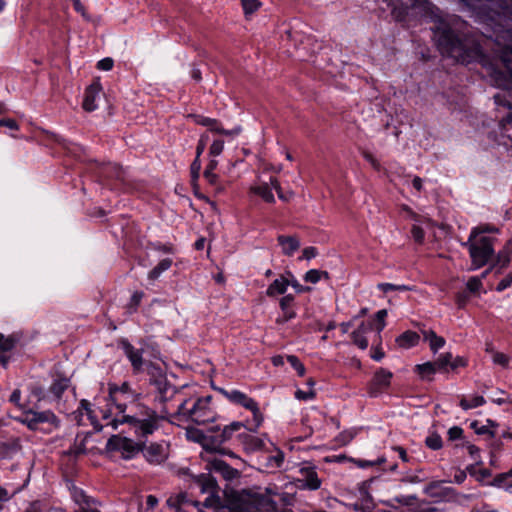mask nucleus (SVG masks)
<instances>
[{
	"label": "nucleus",
	"mask_w": 512,
	"mask_h": 512,
	"mask_svg": "<svg viewBox=\"0 0 512 512\" xmlns=\"http://www.w3.org/2000/svg\"><path fill=\"white\" fill-rule=\"evenodd\" d=\"M377 288L384 292V293H388L390 291H395V288H396V284H392V283H379L377 285Z\"/></svg>",
	"instance_id": "obj_59"
},
{
	"label": "nucleus",
	"mask_w": 512,
	"mask_h": 512,
	"mask_svg": "<svg viewBox=\"0 0 512 512\" xmlns=\"http://www.w3.org/2000/svg\"><path fill=\"white\" fill-rule=\"evenodd\" d=\"M509 262H510V249L508 247H506L505 249H503L502 251H500L498 253L497 263L501 267H506Z\"/></svg>",
	"instance_id": "obj_46"
},
{
	"label": "nucleus",
	"mask_w": 512,
	"mask_h": 512,
	"mask_svg": "<svg viewBox=\"0 0 512 512\" xmlns=\"http://www.w3.org/2000/svg\"><path fill=\"white\" fill-rule=\"evenodd\" d=\"M130 387L123 383L120 387L113 385L109 387L111 405L109 413L100 411L106 426L117 429L119 425L128 424L134 433L141 437L153 434L160 426V421L166 419V415H158L154 410L138 405L137 411L132 415L125 414L126 404L122 397H129Z\"/></svg>",
	"instance_id": "obj_1"
},
{
	"label": "nucleus",
	"mask_w": 512,
	"mask_h": 512,
	"mask_svg": "<svg viewBox=\"0 0 512 512\" xmlns=\"http://www.w3.org/2000/svg\"><path fill=\"white\" fill-rule=\"evenodd\" d=\"M260 6L258 0H242V7L245 14H251L255 12Z\"/></svg>",
	"instance_id": "obj_44"
},
{
	"label": "nucleus",
	"mask_w": 512,
	"mask_h": 512,
	"mask_svg": "<svg viewBox=\"0 0 512 512\" xmlns=\"http://www.w3.org/2000/svg\"><path fill=\"white\" fill-rule=\"evenodd\" d=\"M245 427L246 426L243 422L234 421L229 425H226L218 436L221 439V441L225 443L233 439L234 436L237 438V435L239 433L244 432Z\"/></svg>",
	"instance_id": "obj_23"
},
{
	"label": "nucleus",
	"mask_w": 512,
	"mask_h": 512,
	"mask_svg": "<svg viewBox=\"0 0 512 512\" xmlns=\"http://www.w3.org/2000/svg\"><path fill=\"white\" fill-rule=\"evenodd\" d=\"M172 265V260L170 258H165L161 260L156 267H154L148 274V278L151 280H156L164 271L168 270Z\"/></svg>",
	"instance_id": "obj_33"
},
{
	"label": "nucleus",
	"mask_w": 512,
	"mask_h": 512,
	"mask_svg": "<svg viewBox=\"0 0 512 512\" xmlns=\"http://www.w3.org/2000/svg\"><path fill=\"white\" fill-rule=\"evenodd\" d=\"M294 301V296L291 294L285 295L280 300V307L283 312V316L277 319L278 323H284L296 316L295 311L291 308V305Z\"/></svg>",
	"instance_id": "obj_25"
},
{
	"label": "nucleus",
	"mask_w": 512,
	"mask_h": 512,
	"mask_svg": "<svg viewBox=\"0 0 512 512\" xmlns=\"http://www.w3.org/2000/svg\"><path fill=\"white\" fill-rule=\"evenodd\" d=\"M206 469H208L210 472L215 471L220 473L227 480L234 479L239 475L237 469L232 468L218 457H207Z\"/></svg>",
	"instance_id": "obj_13"
},
{
	"label": "nucleus",
	"mask_w": 512,
	"mask_h": 512,
	"mask_svg": "<svg viewBox=\"0 0 512 512\" xmlns=\"http://www.w3.org/2000/svg\"><path fill=\"white\" fill-rule=\"evenodd\" d=\"M373 324L371 322H362L351 334L353 343L360 349L365 350L368 347L366 334L371 332Z\"/></svg>",
	"instance_id": "obj_19"
},
{
	"label": "nucleus",
	"mask_w": 512,
	"mask_h": 512,
	"mask_svg": "<svg viewBox=\"0 0 512 512\" xmlns=\"http://www.w3.org/2000/svg\"><path fill=\"white\" fill-rule=\"evenodd\" d=\"M278 243L282 253L286 256H292L300 248V240L295 236L279 235Z\"/></svg>",
	"instance_id": "obj_20"
},
{
	"label": "nucleus",
	"mask_w": 512,
	"mask_h": 512,
	"mask_svg": "<svg viewBox=\"0 0 512 512\" xmlns=\"http://www.w3.org/2000/svg\"><path fill=\"white\" fill-rule=\"evenodd\" d=\"M512 284V274L510 275H507L506 277H504L497 285L496 287V290L498 292H502L504 291L505 289H507L508 287H510Z\"/></svg>",
	"instance_id": "obj_55"
},
{
	"label": "nucleus",
	"mask_w": 512,
	"mask_h": 512,
	"mask_svg": "<svg viewBox=\"0 0 512 512\" xmlns=\"http://www.w3.org/2000/svg\"><path fill=\"white\" fill-rule=\"evenodd\" d=\"M120 345L126 357L129 359L133 369L135 371L141 370L143 366L142 350L136 349L127 340H122Z\"/></svg>",
	"instance_id": "obj_18"
},
{
	"label": "nucleus",
	"mask_w": 512,
	"mask_h": 512,
	"mask_svg": "<svg viewBox=\"0 0 512 512\" xmlns=\"http://www.w3.org/2000/svg\"><path fill=\"white\" fill-rule=\"evenodd\" d=\"M14 347V341L10 338H5L0 335V353L11 350ZM0 362L3 366H6L7 359L5 357L0 356Z\"/></svg>",
	"instance_id": "obj_40"
},
{
	"label": "nucleus",
	"mask_w": 512,
	"mask_h": 512,
	"mask_svg": "<svg viewBox=\"0 0 512 512\" xmlns=\"http://www.w3.org/2000/svg\"><path fill=\"white\" fill-rule=\"evenodd\" d=\"M195 484L199 487L201 493L208 494L201 503L190 500L186 493L171 495L167 499V505L177 512H188L187 508L193 506L198 512H203L202 507L211 508L214 512H232L229 507L223 506L220 497L217 495V483L210 473L200 474L195 477Z\"/></svg>",
	"instance_id": "obj_2"
},
{
	"label": "nucleus",
	"mask_w": 512,
	"mask_h": 512,
	"mask_svg": "<svg viewBox=\"0 0 512 512\" xmlns=\"http://www.w3.org/2000/svg\"><path fill=\"white\" fill-rule=\"evenodd\" d=\"M488 229L473 228L465 244L469 248L470 257L475 268L484 266L494 254L493 238L483 235Z\"/></svg>",
	"instance_id": "obj_5"
},
{
	"label": "nucleus",
	"mask_w": 512,
	"mask_h": 512,
	"mask_svg": "<svg viewBox=\"0 0 512 512\" xmlns=\"http://www.w3.org/2000/svg\"><path fill=\"white\" fill-rule=\"evenodd\" d=\"M463 435V429L459 426H453L448 430V437L450 440L460 439Z\"/></svg>",
	"instance_id": "obj_54"
},
{
	"label": "nucleus",
	"mask_w": 512,
	"mask_h": 512,
	"mask_svg": "<svg viewBox=\"0 0 512 512\" xmlns=\"http://www.w3.org/2000/svg\"><path fill=\"white\" fill-rule=\"evenodd\" d=\"M266 467L269 469H277L280 468L284 462V455L281 451H277L273 456L266 457Z\"/></svg>",
	"instance_id": "obj_36"
},
{
	"label": "nucleus",
	"mask_w": 512,
	"mask_h": 512,
	"mask_svg": "<svg viewBox=\"0 0 512 512\" xmlns=\"http://www.w3.org/2000/svg\"><path fill=\"white\" fill-rule=\"evenodd\" d=\"M411 233H412V237L414 238V240L416 242L421 243L423 241L424 231L420 226H418L416 224L413 225Z\"/></svg>",
	"instance_id": "obj_53"
},
{
	"label": "nucleus",
	"mask_w": 512,
	"mask_h": 512,
	"mask_svg": "<svg viewBox=\"0 0 512 512\" xmlns=\"http://www.w3.org/2000/svg\"><path fill=\"white\" fill-rule=\"evenodd\" d=\"M393 373L385 368L377 369L368 384V393L372 397H377L387 391L391 385Z\"/></svg>",
	"instance_id": "obj_10"
},
{
	"label": "nucleus",
	"mask_w": 512,
	"mask_h": 512,
	"mask_svg": "<svg viewBox=\"0 0 512 512\" xmlns=\"http://www.w3.org/2000/svg\"><path fill=\"white\" fill-rule=\"evenodd\" d=\"M80 408L85 412L88 420L91 425H93L96 431H100L103 428V425L98 421L97 418V409L92 408L91 404L87 400H82L80 402Z\"/></svg>",
	"instance_id": "obj_27"
},
{
	"label": "nucleus",
	"mask_w": 512,
	"mask_h": 512,
	"mask_svg": "<svg viewBox=\"0 0 512 512\" xmlns=\"http://www.w3.org/2000/svg\"><path fill=\"white\" fill-rule=\"evenodd\" d=\"M22 422L25 423L30 429H37L38 425L41 423H48L54 427L59 426V420L56 415L49 410L36 412V411H28L25 413Z\"/></svg>",
	"instance_id": "obj_12"
},
{
	"label": "nucleus",
	"mask_w": 512,
	"mask_h": 512,
	"mask_svg": "<svg viewBox=\"0 0 512 512\" xmlns=\"http://www.w3.org/2000/svg\"><path fill=\"white\" fill-rule=\"evenodd\" d=\"M287 361L296 370V372L298 373L299 376H304V374H305V367L300 362L298 357H296L294 355H289V356H287Z\"/></svg>",
	"instance_id": "obj_41"
},
{
	"label": "nucleus",
	"mask_w": 512,
	"mask_h": 512,
	"mask_svg": "<svg viewBox=\"0 0 512 512\" xmlns=\"http://www.w3.org/2000/svg\"><path fill=\"white\" fill-rule=\"evenodd\" d=\"M237 441L248 452L261 450L265 446V441L263 438L258 437L250 432H246L245 430L243 433H239L237 435Z\"/></svg>",
	"instance_id": "obj_17"
},
{
	"label": "nucleus",
	"mask_w": 512,
	"mask_h": 512,
	"mask_svg": "<svg viewBox=\"0 0 512 512\" xmlns=\"http://www.w3.org/2000/svg\"><path fill=\"white\" fill-rule=\"evenodd\" d=\"M393 449H394L395 452L398 453V456L400 457V459L403 462H408L409 461L407 452H406V450L404 448H402L400 446H397V447H394Z\"/></svg>",
	"instance_id": "obj_61"
},
{
	"label": "nucleus",
	"mask_w": 512,
	"mask_h": 512,
	"mask_svg": "<svg viewBox=\"0 0 512 512\" xmlns=\"http://www.w3.org/2000/svg\"><path fill=\"white\" fill-rule=\"evenodd\" d=\"M201 169V162L199 159H195L191 165V172L194 178L199 177V171Z\"/></svg>",
	"instance_id": "obj_60"
},
{
	"label": "nucleus",
	"mask_w": 512,
	"mask_h": 512,
	"mask_svg": "<svg viewBox=\"0 0 512 512\" xmlns=\"http://www.w3.org/2000/svg\"><path fill=\"white\" fill-rule=\"evenodd\" d=\"M486 403L485 399L481 395H472L470 397H462L460 400V407L467 411L469 409L483 406Z\"/></svg>",
	"instance_id": "obj_30"
},
{
	"label": "nucleus",
	"mask_w": 512,
	"mask_h": 512,
	"mask_svg": "<svg viewBox=\"0 0 512 512\" xmlns=\"http://www.w3.org/2000/svg\"><path fill=\"white\" fill-rule=\"evenodd\" d=\"M273 189L276 191L278 198L284 202L290 201L294 196L293 191L283 192L280 182L276 177H270L269 182L257 179L250 185L249 193L259 197L268 204H273L275 203Z\"/></svg>",
	"instance_id": "obj_8"
},
{
	"label": "nucleus",
	"mask_w": 512,
	"mask_h": 512,
	"mask_svg": "<svg viewBox=\"0 0 512 512\" xmlns=\"http://www.w3.org/2000/svg\"><path fill=\"white\" fill-rule=\"evenodd\" d=\"M211 396L198 398L196 400H185L178 407L180 415L188 417L196 424H206L214 421L216 413L211 405Z\"/></svg>",
	"instance_id": "obj_6"
},
{
	"label": "nucleus",
	"mask_w": 512,
	"mask_h": 512,
	"mask_svg": "<svg viewBox=\"0 0 512 512\" xmlns=\"http://www.w3.org/2000/svg\"><path fill=\"white\" fill-rule=\"evenodd\" d=\"M217 165H218V161L216 159H210V161L204 171V177L211 184H215L217 181V175L214 173V170L217 168Z\"/></svg>",
	"instance_id": "obj_37"
},
{
	"label": "nucleus",
	"mask_w": 512,
	"mask_h": 512,
	"mask_svg": "<svg viewBox=\"0 0 512 512\" xmlns=\"http://www.w3.org/2000/svg\"><path fill=\"white\" fill-rule=\"evenodd\" d=\"M70 387V380L68 378H60L54 380L49 390L45 392L42 388L37 387L34 388L31 392V397L34 398L37 402L40 401H49L54 402L58 401L62 393L66 391Z\"/></svg>",
	"instance_id": "obj_9"
},
{
	"label": "nucleus",
	"mask_w": 512,
	"mask_h": 512,
	"mask_svg": "<svg viewBox=\"0 0 512 512\" xmlns=\"http://www.w3.org/2000/svg\"><path fill=\"white\" fill-rule=\"evenodd\" d=\"M434 37L441 53L453 58L457 62L470 63L481 55L480 46L468 40L460 41L454 33L443 23H440L434 30Z\"/></svg>",
	"instance_id": "obj_3"
},
{
	"label": "nucleus",
	"mask_w": 512,
	"mask_h": 512,
	"mask_svg": "<svg viewBox=\"0 0 512 512\" xmlns=\"http://www.w3.org/2000/svg\"><path fill=\"white\" fill-rule=\"evenodd\" d=\"M20 399H21L20 390H18V389L14 390L10 396V401L16 405H19Z\"/></svg>",
	"instance_id": "obj_64"
},
{
	"label": "nucleus",
	"mask_w": 512,
	"mask_h": 512,
	"mask_svg": "<svg viewBox=\"0 0 512 512\" xmlns=\"http://www.w3.org/2000/svg\"><path fill=\"white\" fill-rule=\"evenodd\" d=\"M221 393L232 404L242 406L252 413V420L248 422L249 431L256 432L264 421V416L259 408L258 402L237 389H221Z\"/></svg>",
	"instance_id": "obj_7"
},
{
	"label": "nucleus",
	"mask_w": 512,
	"mask_h": 512,
	"mask_svg": "<svg viewBox=\"0 0 512 512\" xmlns=\"http://www.w3.org/2000/svg\"><path fill=\"white\" fill-rule=\"evenodd\" d=\"M317 254H318V252L315 247H312V246L306 247L302 251V256L300 257V260H302V259L311 260V259L315 258L317 256Z\"/></svg>",
	"instance_id": "obj_51"
},
{
	"label": "nucleus",
	"mask_w": 512,
	"mask_h": 512,
	"mask_svg": "<svg viewBox=\"0 0 512 512\" xmlns=\"http://www.w3.org/2000/svg\"><path fill=\"white\" fill-rule=\"evenodd\" d=\"M467 451L473 461H475L476 463L480 462V460H481L480 449L477 446H475L473 444H469L467 446Z\"/></svg>",
	"instance_id": "obj_50"
},
{
	"label": "nucleus",
	"mask_w": 512,
	"mask_h": 512,
	"mask_svg": "<svg viewBox=\"0 0 512 512\" xmlns=\"http://www.w3.org/2000/svg\"><path fill=\"white\" fill-rule=\"evenodd\" d=\"M512 477V466H511V469L506 472V473H502L500 475H498L496 478H495V482H499V483H502L506 480H508L509 478Z\"/></svg>",
	"instance_id": "obj_62"
},
{
	"label": "nucleus",
	"mask_w": 512,
	"mask_h": 512,
	"mask_svg": "<svg viewBox=\"0 0 512 512\" xmlns=\"http://www.w3.org/2000/svg\"><path fill=\"white\" fill-rule=\"evenodd\" d=\"M421 334L423 340L428 343L430 350L436 354L441 348L444 347L446 341L442 336L437 335L433 330H422Z\"/></svg>",
	"instance_id": "obj_21"
},
{
	"label": "nucleus",
	"mask_w": 512,
	"mask_h": 512,
	"mask_svg": "<svg viewBox=\"0 0 512 512\" xmlns=\"http://www.w3.org/2000/svg\"><path fill=\"white\" fill-rule=\"evenodd\" d=\"M467 289L471 292H477L481 289L482 287V282H481V279L478 278V277H471L468 281H467Z\"/></svg>",
	"instance_id": "obj_48"
},
{
	"label": "nucleus",
	"mask_w": 512,
	"mask_h": 512,
	"mask_svg": "<svg viewBox=\"0 0 512 512\" xmlns=\"http://www.w3.org/2000/svg\"><path fill=\"white\" fill-rule=\"evenodd\" d=\"M451 361H452V353L446 352V353L440 354L437 357V359L435 360L438 371L447 372L449 370Z\"/></svg>",
	"instance_id": "obj_35"
},
{
	"label": "nucleus",
	"mask_w": 512,
	"mask_h": 512,
	"mask_svg": "<svg viewBox=\"0 0 512 512\" xmlns=\"http://www.w3.org/2000/svg\"><path fill=\"white\" fill-rule=\"evenodd\" d=\"M287 277L289 278V286H292L297 293H304L310 290L309 287L301 285L291 273H288Z\"/></svg>",
	"instance_id": "obj_47"
},
{
	"label": "nucleus",
	"mask_w": 512,
	"mask_h": 512,
	"mask_svg": "<svg viewBox=\"0 0 512 512\" xmlns=\"http://www.w3.org/2000/svg\"><path fill=\"white\" fill-rule=\"evenodd\" d=\"M492 361L494 364L505 368L508 366L509 357L501 352H493Z\"/></svg>",
	"instance_id": "obj_43"
},
{
	"label": "nucleus",
	"mask_w": 512,
	"mask_h": 512,
	"mask_svg": "<svg viewBox=\"0 0 512 512\" xmlns=\"http://www.w3.org/2000/svg\"><path fill=\"white\" fill-rule=\"evenodd\" d=\"M420 335L414 331L408 330L396 338V344L402 349H410L418 345Z\"/></svg>",
	"instance_id": "obj_24"
},
{
	"label": "nucleus",
	"mask_w": 512,
	"mask_h": 512,
	"mask_svg": "<svg viewBox=\"0 0 512 512\" xmlns=\"http://www.w3.org/2000/svg\"><path fill=\"white\" fill-rule=\"evenodd\" d=\"M425 444L432 450H439L443 446L442 438L437 433L428 435L425 439Z\"/></svg>",
	"instance_id": "obj_38"
},
{
	"label": "nucleus",
	"mask_w": 512,
	"mask_h": 512,
	"mask_svg": "<svg viewBox=\"0 0 512 512\" xmlns=\"http://www.w3.org/2000/svg\"><path fill=\"white\" fill-rule=\"evenodd\" d=\"M145 457L151 463H160L166 458V450L163 444L152 443L145 449Z\"/></svg>",
	"instance_id": "obj_22"
},
{
	"label": "nucleus",
	"mask_w": 512,
	"mask_h": 512,
	"mask_svg": "<svg viewBox=\"0 0 512 512\" xmlns=\"http://www.w3.org/2000/svg\"><path fill=\"white\" fill-rule=\"evenodd\" d=\"M512 122V114L509 113L505 118L501 121V127H502V144L507 148L508 152L512 156V134L509 133L508 129L506 128V124H509Z\"/></svg>",
	"instance_id": "obj_31"
},
{
	"label": "nucleus",
	"mask_w": 512,
	"mask_h": 512,
	"mask_svg": "<svg viewBox=\"0 0 512 512\" xmlns=\"http://www.w3.org/2000/svg\"><path fill=\"white\" fill-rule=\"evenodd\" d=\"M72 498L74 502L81 507L89 508L95 503L94 499L88 497L82 489L74 488L72 491Z\"/></svg>",
	"instance_id": "obj_32"
},
{
	"label": "nucleus",
	"mask_w": 512,
	"mask_h": 512,
	"mask_svg": "<svg viewBox=\"0 0 512 512\" xmlns=\"http://www.w3.org/2000/svg\"><path fill=\"white\" fill-rule=\"evenodd\" d=\"M299 475L297 482L300 489L315 491L321 487L322 481L315 466L305 463L299 468Z\"/></svg>",
	"instance_id": "obj_11"
},
{
	"label": "nucleus",
	"mask_w": 512,
	"mask_h": 512,
	"mask_svg": "<svg viewBox=\"0 0 512 512\" xmlns=\"http://www.w3.org/2000/svg\"><path fill=\"white\" fill-rule=\"evenodd\" d=\"M201 443L203 451L200 453V456L205 462L207 457H217V454L224 453V449H222L223 442L218 435L203 436Z\"/></svg>",
	"instance_id": "obj_14"
},
{
	"label": "nucleus",
	"mask_w": 512,
	"mask_h": 512,
	"mask_svg": "<svg viewBox=\"0 0 512 512\" xmlns=\"http://www.w3.org/2000/svg\"><path fill=\"white\" fill-rule=\"evenodd\" d=\"M316 396L314 389L300 390L298 389L295 392V398L302 401H310L313 400Z\"/></svg>",
	"instance_id": "obj_42"
},
{
	"label": "nucleus",
	"mask_w": 512,
	"mask_h": 512,
	"mask_svg": "<svg viewBox=\"0 0 512 512\" xmlns=\"http://www.w3.org/2000/svg\"><path fill=\"white\" fill-rule=\"evenodd\" d=\"M289 286V278L281 275L276 278L267 288L266 294L269 297L276 296L278 294H284Z\"/></svg>",
	"instance_id": "obj_26"
},
{
	"label": "nucleus",
	"mask_w": 512,
	"mask_h": 512,
	"mask_svg": "<svg viewBox=\"0 0 512 512\" xmlns=\"http://www.w3.org/2000/svg\"><path fill=\"white\" fill-rule=\"evenodd\" d=\"M415 371L418 375L425 380H432L434 374L438 371L437 365L434 362H426L423 364H418L415 367Z\"/></svg>",
	"instance_id": "obj_29"
},
{
	"label": "nucleus",
	"mask_w": 512,
	"mask_h": 512,
	"mask_svg": "<svg viewBox=\"0 0 512 512\" xmlns=\"http://www.w3.org/2000/svg\"><path fill=\"white\" fill-rule=\"evenodd\" d=\"M497 485L501 488H503L505 491L512 494V480L510 478L502 483L496 482Z\"/></svg>",
	"instance_id": "obj_63"
},
{
	"label": "nucleus",
	"mask_w": 512,
	"mask_h": 512,
	"mask_svg": "<svg viewBox=\"0 0 512 512\" xmlns=\"http://www.w3.org/2000/svg\"><path fill=\"white\" fill-rule=\"evenodd\" d=\"M322 276L328 277V273L317 269H311L305 273L304 280L306 282L316 284L320 281Z\"/></svg>",
	"instance_id": "obj_39"
},
{
	"label": "nucleus",
	"mask_w": 512,
	"mask_h": 512,
	"mask_svg": "<svg viewBox=\"0 0 512 512\" xmlns=\"http://www.w3.org/2000/svg\"><path fill=\"white\" fill-rule=\"evenodd\" d=\"M465 366H467V360L464 357L457 356L455 358L452 357V361L449 368L454 371L457 368Z\"/></svg>",
	"instance_id": "obj_52"
},
{
	"label": "nucleus",
	"mask_w": 512,
	"mask_h": 512,
	"mask_svg": "<svg viewBox=\"0 0 512 512\" xmlns=\"http://www.w3.org/2000/svg\"><path fill=\"white\" fill-rule=\"evenodd\" d=\"M448 490L443 487L442 481H435L424 488V493L432 498L442 499L447 495Z\"/></svg>",
	"instance_id": "obj_28"
},
{
	"label": "nucleus",
	"mask_w": 512,
	"mask_h": 512,
	"mask_svg": "<svg viewBox=\"0 0 512 512\" xmlns=\"http://www.w3.org/2000/svg\"><path fill=\"white\" fill-rule=\"evenodd\" d=\"M0 126L1 127L5 126L11 130H18V128H19L17 122L13 119H1Z\"/></svg>",
	"instance_id": "obj_58"
},
{
	"label": "nucleus",
	"mask_w": 512,
	"mask_h": 512,
	"mask_svg": "<svg viewBox=\"0 0 512 512\" xmlns=\"http://www.w3.org/2000/svg\"><path fill=\"white\" fill-rule=\"evenodd\" d=\"M386 316H387L386 309H381V310L377 311V313L375 315L376 320L378 321V325L376 327L378 335H380V333L382 332V330L384 329V327L386 325V323H385Z\"/></svg>",
	"instance_id": "obj_45"
},
{
	"label": "nucleus",
	"mask_w": 512,
	"mask_h": 512,
	"mask_svg": "<svg viewBox=\"0 0 512 512\" xmlns=\"http://www.w3.org/2000/svg\"><path fill=\"white\" fill-rule=\"evenodd\" d=\"M218 135L214 136V139L209 147V156L211 159H215L217 156L221 155L224 150L225 140L223 138H218Z\"/></svg>",
	"instance_id": "obj_34"
},
{
	"label": "nucleus",
	"mask_w": 512,
	"mask_h": 512,
	"mask_svg": "<svg viewBox=\"0 0 512 512\" xmlns=\"http://www.w3.org/2000/svg\"><path fill=\"white\" fill-rule=\"evenodd\" d=\"M194 122L198 125L207 128V131L201 134L197 147H196V158L199 159L206 148L207 141L209 140L210 134L213 136L222 135L227 140H232L238 137L242 132V127L237 125L232 129H225L222 122L215 118L206 117L203 115H190Z\"/></svg>",
	"instance_id": "obj_4"
},
{
	"label": "nucleus",
	"mask_w": 512,
	"mask_h": 512,
	"mask_svg": "<svg viewBox=\"0 0 512 512\" xmlns=\"http://www.w3.org/2000/svg\"><path fill=\"white\" fill-rule=\"evenodd\" d=\"M354 462L360 468H368V467L373 466V465H380V464L384 463L385 459L384 458H379L375 462L358 459V460H355Z\"/></svg>",
	"instance_id": "obj_49"
},
{
	"label": "nucleus",
	"mask_w": 512,
	"mask_h": 512,
	"mask_svg": "<svg viewBox=\"0 0 512 512\" xmlns=\"http://www.w3.org/2000/svg\"><path fill=\"white\" fill-rule=\"evenodd\" d=\"M113 60L111 58H104L97 63V67L103 71H109L113 68Z\"/></svg>",
	"instance_id": "obj_56"
},
{
	"label": "nucleus",
	"mask_w": 512,
	"mask_h": 512,
	"mask_svg": "<svg viewBox=\"0 0 512 512\" xmlns=\"http://www.w3.org/2000/svg\"><path fill=\"white\" fill-rule=\"evenodd\" d=\"M107 448L110 450L123 451V455L126 458L131 457V455L136 451L135 443L132 440L118 435H113L108 439Z\"/></svg>",
	"instance_id": "obj_15"
},
{
	"label": "nucleus",
	"mask_w": 512,
	"mask_h": 512,
	"mask_svg": "<svg viewBox=\"0 0 512 512\" xmlns=\"http://www.w3.org/2000/svg\"><path fill=\"white\" fill-rule=\"evenodd\" d=\"M101 92L102 86L99 81H95L87 87L83 100V108L86 111L91 112L98 108Z\"/></svg>",
	"instance_id": "obj_16"
},
{
	"label": "nucleus",
	"mask_w": 512,
	"mask_h": 512,
	"mask_svg": "<svg viewBox=\"0 0 512 512\" xmlns=\"http://www.w3.org/2000/svg\"><path fill=\"white\" fill-rule=\"evenodd\" d=\"M385 354L379 345L371 348V358L375 361H381Z\"/></svg>",
	"instance_id": "obj_57"
}]
</instances>
